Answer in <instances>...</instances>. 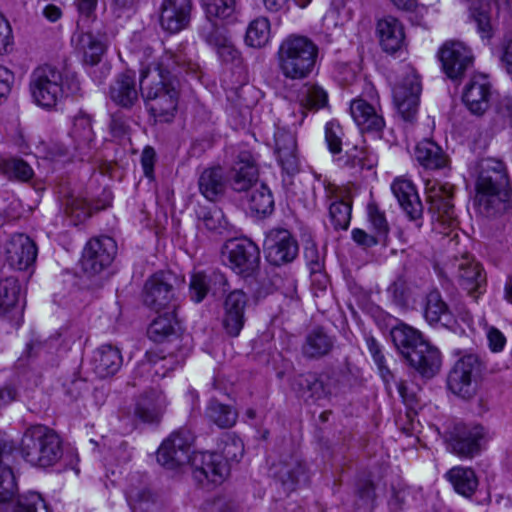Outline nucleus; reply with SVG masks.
Returning a JSON list of instances; mask_svg holds the SVG:
<instances>
[{
    "label": "nucleus",
    "mask_w": 512,
    "mask_h": 512,
    "mask_svg": "<svg viewBox=\"0 0 512 512\" xmlns=\"http://www.w3.org/2000/svg\"><path fill=\"white\" fill-rule=\"evenodd\" d=\"M117 252V245L114 239L109 236H100L90 239L82 254V268L90 274L95 275L109 267Z\"/></svg>",
    "instance_id": "f8f14e48"
},
{
    "label": "nucleus",
    "mask_w": 512,
    "mask_h": 512,
    "mask_svg": "<svg viewBox=\"0 0 512 512\" xmlns=\"http://www.w3.org/2000/svg\"><path fill=\"white\" fill-rule=\"evenodd\" d=\"M388 226H371V231L366 232L363 229L355 228L352 231L353 240L364 247L376 245L381 237H386Z\"/></svg>",
    "instance_id": "5fc2aeb1"
},
{
    "label": "nucleus",
    "mask_w": 512,
    "mask_h": 512,
    "mask_svg": "<svg viewBox=\"0 0 512 512\" xmlns=\"http://www.w3.org/2000/svg\"><path fill=\"white\" fill-rule=\"evenodd\" d=\"M274 208V200L269 188L259 183L252 189V193L249 198V209L251 213L263 217L270 214Z\"/></svg>",
    "instance_id": "37998d69"
},
{
    "label": "nucleus",
    "mask_w": 512,
    "mask_h": 512,
    "mask_svg": "<svg viewBox=\"0 0 512 512\" xmlns=\"http://www.w3.org/2000/svg\"><path fill=\"white\" fill-rule=\"evenodd\" d=\"M292 388L303 398L320 400L331 394L324 381L316 374H301L294 378Z\"/></svg>",
    "instance_id": "f704fd0d"
},
{
    "label": "nucleus",
    "mask_w": 512,
    "mask_h": 512,
    "mask_svg": "<svg viewBox=\"0 0 512 512\" xmlns=\"http://www.w3.org/2000/svg\"><path fill=\"white\" fill-rule=\"evenodd\" d=\"M225 254L231 269L245 277L253 274L259 265V248L246 238L229 240L225 244Z\"/></svg>",
    "instance_id": "ddd939ff"
},
{
    "label": "nucleus",
    "mask_w": 512,
    "mask_h": 512,
    "mask_svg": "<svg viewBox=\"0 0 512 512\" xmlns=\"http://www.w3.org/2000/svg\"><path fill=\"white\" fill-rule=\"evenodd\" d=\"M168 402L161 390L146 392L137 402L135 415L145 423L158 422L164 414Z\"/></svg>",
    "instance_id": "cd10ccee"
},
{
    "label": "nucleus",
    "mask_w": 512,
    "mask_h": 512,
    "mask_svg": "<svg viewBox=\"0 0 512 512\" xmlns=\"http://www.w3.org/2000/svg\"><path fill=\"white\" fill-rule=\"evenodd\" d=\"M304 256L310 268L312 275H317L322 270V263L316 245L313 242H308L304 247Z\"/></svg>",
    "instance_id": "0e129e2a"
},
{
    "label": "nucleus",
    "mask_w": 512,
    "mask_h": 512,
    "mask_svg": "<svg viewBox=\"0 0 512 512\" xmlns=\"http://www.w3.org/2000/svg\"><path fill=\"white\" fill-rule=\"evenodd\" d=\"M69 137L72 141V148L75 151L85 154L92 148L95 134L89 115L79 113L73 118Z\"/></svg>",
    "instance_id": "c756f323"
},
{
    "label": "nucleus",
    "mask_w": 512,
    "mask_h": 512,
    "mask_svg": "<svg viewBox=\"0 0 512 512\" xmlns=\"http://www.w3.org/2000/svg\"><path fill=\"white\" fill-rule=\"evenodd\" d=\"M424 317L431 325L439 323L449 327L454 322L452 313L438 290H432L426 295Z\"/></svg>",
    "instance_id": "2f4dec72"
},
{
    "label": "nucleus",
    "mask_w": 512,
    "mask_h": 512,
    "mask_svg": "<svg viewBox=\"0 0 512 512\" xmlns=\"http://www.w3.org/2000/svg\"><path fill=\"white\" fill-rule=\"evenodd\" d=\"M445 478L458 494L467 498L471 497L478 487L477 476L471 468L453 467L445 474Z\"/></svg>",
    "instance_id": "c9c22d12"
},
{
    "label": "nucleus",
    "mask_w": 512,
    "mask_h": 512,
    "mask_svg": "<svg viewBox=\"0 0 512 512\" xmlns=\"http://www.w3.org/2000/svg\"><path fill=\"white\" fill-rule=\"evenodd\" d=\"M208 290L209 286L206 276L202 273L193 274L190 281L191 299L196 303L201 302L206 297Z\"/></svg>",
    "instance_id": "13d9d810"
},
{
    "label": "nucleus",
    "mask_w": 512,
    "mask_h": 512,
    "mask_svg": "<svg viewBox=\"0 0 512 512\" xmlns=\"http://www.w3.org/2000/svg\"><path fill=\"white\" fill-rule=\"evenodd\" d=\"M489 13V0L472 1L470 5V15L476 22L477 31L483 39H489L492 36V25Z\"/></svg>",
    "instance_id": "c03bdc74"
},
{
    "label": "nucleus",
    "mask_w": 512,
    "mask_h": 512,
    "mask_svg": "<svg viewBox=\"0 0 512 512\" xmlns=\"http://www.w3.org/2000/svg\"><path fill=\"white\" fill-rule=\"evenodd\" d=\"M488 439L487 430L478 424H455L446 436L448 448L464 458H472L478 454L482 443Z\"/></svg>",
    "instance_id": "1a4fd4ad"
},
{
    "label": "nucleus",
    "mask_w": 512,
    "mask_h": 512,
    "mask_svg": "<svg viewBox=\"0 0 512 512\" xmlns=\"http://www.w3.org/2000/svg\"><path fill=\"white\" fill-rule=\"evenodd\" d=\"M190 465L194 479L202 485L221 484L229 474L227 463L215 452H194Z\"/></svg>",
    "instance_id": "4468645a"
},
{
    "label": "nucleus",
    "mask_w": 512,
    "mask_h": 512,
    "mask_svg": "<svg viewBox=\"0 0 512 512\" xmlns=\"http://www.w3.org/2000/svg\"><path fill=\"white\" fill-rule=\"evenodd\" d=\"M480 169L474 200L479 213L490 217L502 212L506 216L504 220L512 224V195L504 163L487 158L481 161Z\"/></svg>",
    "instance_id": "f03ea898"
},
{
    "label": "nucleus",
    "mask_w": 512,
    "mask_h": 512,
    "mask_svg": "<svg viewBox=\"0 0 512 512\" xmlns=\"http://www.w3.org/2000/svg\"><path fill=\"white\" fill-rule=\"evenodd\" d=\"M92 365L99 377L114 375L122 365L120 350L110 344L100 346L94 351Z\"/></svg>",
    "instance_id": "7c9ffc66"
},
{
    "label": "nucleus",
    "mask_w": 512,
    "mask_h": 512,
    "mask_svg": "<svg viewBox=\"0 0 512 512\" xmlns=\"http://www.w3.org/2000/svg\"><path fill=\"white\" fill-rule=\"evenodd\" d=\"M192 442L193 436L188 430L173 432L159 447L157 451L158 462L168 469L191 464L190 449Z\"/></svg>",
    "instance_id": "9b49d317"
},
{
    "label": "nucleus",
    "mask_w": 512,
    "mask_h": 512,
    "mask_svg": "<svg viewBox=\"0 0 512 512\" xmlns=\"http://www.w3.org/2000/svg\"><path fill=\"white\" fill-rule=\"evenodd\" d=\"M222 459L224 462L234 461L238 462L244 454V445L240 438L232 434H226L221 439L219 444Z\"/></svg>",
    "instance_id": "8fccbe9b"
},
{
    "label": "nucleus",
    "mask_w": 512,
    "mask_h": 512,
    "mask_svg": "<svg viewBox=\"0 0 512 512\" xmlns=\"http://www.w3.org/2000/svg\"><path fill=\"white\" fill-rule=\"evenodd\" d=\"M351 203L344 200L334 201L329 206V217L334 224H350Z\"/></svg>",
    "instance_id": "6e6d98bb"
},
{
    "label": "nucleus",
    "mask_w": 512,
    "mask_h": 512,
    "mask_svg": "<svg viewBox=\"0 0 512 512\" xmlns=\"http://www.w3.org/2000/svg\"><path fill=\"white\" fill-rule=\"evenodd\" d=\"M174 280L169 273L152 275L144 285V304L157 313H161L162 310L176 311L179 303L173 285Z\"/></svg>",
    "instance_id": "6e6552de"
},
{
    "label": "nucleus",
    "mask_w": 512,
    "mask_h": 512,
    "mask_svg": "<svg viewBox=\"0 0 512 512\" xmlns=\"http://www.w3.org/2000/svg\"><path fill=\"white\" fill-rule=\"evenodd\" d=\"M496 114L504 121H508L512 127V97H502L496 104Z\"/></svg>",
    "instance_id": "774afa93"
},
{
    "label": "nucleus",
    "mask_w": 512,
    "mask_h": 512,
    "mask_svg": "<svg viewBox=\"0 0 512 512\" xmlns=\"http://www.w3.org/2000/svg\"><path fill=\"white\" fill-rule=\"evenodd\" d=\"M365 342L375 364L380 371L381 377L387 384H389L390 381L394 379V376L385 365V356L382 353L381 345L373 336L370 335L365 337Z\"/></svg>",
    "instance_id": "603ef678"
},
{
    "label": "nucleus",
    "mask_w": 512,
    "mask_h": 512,
    "mask_svg": "<svg viewBox=\"0 0 512 512\" xmlns=\"http://www.w3.org/2000/svg\"><path fill=\"white\" fill-rule=\"evenodd\" d=\"M191 0H162L159 9V24L163 30L175 34L186 29L191 20Z\"/></svg>",
    "instance_id": "aec40b11"
},
{
    "label": "nucleus",
    "mask_w": 512,
    "mask_h": 512,
    "mask_svg": "<svg viewBox=\"0 0 512 512\" xmlns=\"http://www.w3.org/2000/svg\"><path fill=\"white\" fill-rule=\"evenodd\" d=\"M72 43L77 53L82 56L83 61L89 65L98 64L106 50L102 37L91 32L75 33Z\"/></svg>",
    "instance_id": "c85d7f7f"
},
{
    "label": "nucleus",
    "mask_w": 512,
    "mask_h": 512,
    "mask_svg": "<svg viewBox=\"0 0 512 512\" xmlns=\"http://www.w3.org/2000/svg\"><path fill=\"white\" fill-rule=\"evenodd\" d=\"M394 345L411 367L425 377L434 376L441 366L439 350L411 326L399 324L391 330Z\"/></svg>",
    "instance_id": "20e7f679"
},
{
    "label": "nucleus",
    "mask_w": 512,
    "mask_h": 512,
    "mask_svg": "<svg viewBox=\"0 0 512 512\" xmlns=\"http://www.w3.org/2000/svg\"><path fill=\"white\" fill-rule=\"evenodd\" d=\"M457 279L459 285L474 298L482 293L486 284V275L481 264L468 254L457 260Z\"/></svg>",
    "instance_id": "b1692460"
},
{
    "label": "nucleus",
    "mask_w": 512,
    "mask_h": 512,
    "mask_svg": "<svg viewBox=\"0 0 512 512\" xmlns=\"http://www.w3.org/2000/svg\"><path fill=\"white\" fill-rule=\"evenodd\" d=\"M414 157L421 166L431 170L444 168L448 163V158L442 148L430 139H424L417 143Z\"/></svg>",
    "instance_id": "72a5a7b5"
},
{
    "label": "nucleus",
    "mask_w": 512,
    "mask_h": 512,
    "mask_svg": "<svg viewBox=\"0 0 512 512\" xmlns=\"http://www.w3.org/2000/svg\"><path fill=\"white\" fill-rule=\"evenodd\" d=\"M333 339L322 328H315L306 336L302 346L305 357L316 359L327 355L333 347Z\"/></svg>",
    "instance_id": "4c0bfd02"
},
{
    "label": "nucleus",
    "mask_w": 512,
    "mask_h": 512,
    "mask_svg": "<svg viewBox=\"0 0 512 512\" xmlns=\"http://www.w3.org/2000/svg\"><path fill=\"white\" fill-rule=\"evenodd\" d=\"M20 285L14 277L0 281V314L8 312L18 303Z\"/></svg>",
    "instance_id": "09e8293b"
},
{
    "label": "nucleus",
    "mask_w": 512,
    "mask_h": 512,
    "mask_svg": "<svg viewBox=\"0 0 512 512\" xmlns=\"http://www.w3.org/2000/svg\"><path fill=\"white\" fill-rule=\"evenodd\" d=\"M343 130L339 124L328 122L325 126V140L329 151L336 155L340 154L342 148Z\"/></svg>",
    "instance_id": "4d7b16f0"
},
{
    "label": "nucleus",
    "mask_w": 512,
    "mask_h": 512,
    "mask_svg": "<svg viewBox=\"0 0 512 512\" xmlns=\"http://www.w3.org/2000/svg\"><path fill=\"white\" fill-rule=\"evenodd\" d=\"M179 322L176 311L162 310L148 328V336L154 342H161L176 333Z\"/></svg>",
    "instance_id": "58836bf2"
},
{
    "label": "nucleus",
    "mask_w": 512,
    "mask_h": 512,
    "mask_svg": "<svg viewBox=\"0 0 512 512\" xmlns=\"http://www.w3.org/2000/svg\"><path fill=\"white\" fill-rule=\"evenodd\" d=\"M204 40L212 46L215 50H218L222 45L228 43L231 39L223 29H220L214 25H210L208 30L202 32Z\"/></svg>",
    "instance_id": "bf43d9fd"
},
{
    "label": "nucleus",
    "mask_w": 512,
    "mask_h": 512,
    "mask_svg": "<svg viewBox=\"0 0 512 512\" xmlns=\"http://www.w3.org/2000/svg\"><path fill=\"white\" fill-rule=\"evenodd\" d=\"M271 36L270 22L266 17L254 19L248 26L246 43L251 47L261 48L268 44Z\"/></svg>",
    "instance_id": "a18cd8bd"
},
{
    "label": "nucleus",
    "mask_w": 512,
    "mask_h": 512,
    "mask_svg": "<svg viewBox=\"0 0 512 512\" xmlns=\"http://www.w3.org/2000/svg\"><path fill=\"white\" fill-rule=\"evenodd\" d=\"M13 43L12 28L9 22L0 13V55L8 54L12 50Z\"/></svg>",
    "instance_id": "052dcab7"
},
{
    "label": "nucleus",
    "mask_w": 512,
    "mask_h": 512,
    "mask_svg": "<svg viewBox=\"0 0 512 512\" xmlns=\"http://www.w3.org/2000/svg\"><path fill=\"white\" fill-rule=\"evenodd\" d=\"M110 98L119 106L132 107L138 101L135 75L129 72L120 74L110 88Z\"/></svg>",
    "instance_id": "473e14b6"
},
{
    "label": "nucleus",
    "mask_w": 512,
    "mask_h": 512,
    "mask_svg": "<svg viewBox=\"0 0 512 512\" xmlns=\"http://www.w3.org/2000/svg\"><path fill=\"white\" fill-rule=\"evenodd\" d=\"M481 370V362L477 355H464L455 363L448 375V388L462 398H471L476 393Z\"/></svg>",
    "instance_id": "0eeeda50"
},
{
    "label": "nucleus",
    "mask_w": 512,
    "mask_h": 512,
    "mask_svg": "<svg viewBox=\"0 0 512 512\" xmlns=\"http://www.w3.org/2000/svg\"><path fill=\"white\" fill-rule=\"evenodd\" d=\"M390 187L407 220H419L423 214V205L414 183L405 176H399L393 180Z\"/></svg>",
    "instance_id": "5701e85b"
},
{
    "label": "nucleus",
    "mask_w": 512,
    "mask_h": 512,
    "mask_svg": "<svg viewBox=\"0 0 512 512\" xmlns=\"http://www.w3.org/2000/svg\"><path fill=\"white\" fill-rule=\"evenodd\" d=\"M312 0H263L264 6L271 12H287L293 4L306 8Z\"/></svg>",
    "instance_id": "680f3d73"
},
{
    "label": "nucleus",
    "mask_w": 512,
    "mask_h": 512,
    "mask_svg": "<svg viewBox=\"0 0 512 512\" xmlns=\"http://www.w3.org/2000/svg\"><path fill=\"white\" fill-rule=\"evenodd\" d=\"M13 512H48V508L39 493L29 492L18 497Z\"/></svg>",
    "instance_id": "3c124183"
},
{
    "label": "nucleus",
    "mask_w": 512,
    "mask_h": 512,
    "mask_svg": "<svg viewBox=\"0 0 512 512\" xmlns=\"http://www.w3.org/2000/svg\"><path fill=\"white\" fill-rule=\"evenodd\" d=\"M299 100L303 107L320 109L328 102L327 92L317 84H305L299 94Z\"/></svg>",
    "instance_id": "de8ad7c7"
},
{
    "label": "nucleus",
    "mask_w": 512,
    "mask_h": 512,
    "mask_svg": "<svg viewBox=\"0 0 512 512\" xmlns=\"http://www.w3.org/2000/svg\"><path fill=\"white\" fill-rule=\"evenodd\" d=\"M259 171L250 152L243 151L227 175V182L235 192H246L259 184Z\"/></svg>",
    "instance_id": "4be33fe9"
},
{
    "label": "nucleus",
    "mask_w": 512,
    "mask_h": 512,
    "mask_svg": "<svg viewBox=\"0 0 512 512\" xmlns=\"http://www.w3.org/2000/svg\"><path fill=\"white\" fill-rule=\"evenodd\" d=\"M18 452L22 459L33 467H52L63 456L62 440L48 426L32 425L24 431Z\"/></svg>",
    "instance_id": "423d86ee"
},
{
    "label": "nucleus",
    "mask_w": 512,
    "mask_h": 512,
    "mask_svg": "<svg viewBox=\"0 0 512 512\" xmlns=\"http://www.w3.org/2000/svg\"><path fill=\"white\" fill-rule=\"evenodd\" d=\"M273 474L285 491H293L297 485L307 483L309 476L305 465L296 456H289L274 466Z\"/></svg>",
    "instance_id": "393cba45"
},
{
    "label": "nucleus",
    "mask_w": 512,
    "mask_h": 512,
    "mask_svg": "<svg viewBox=\"0 0 512 512\" xmlns=\"http://www.w3.org/2000/svg\"><path fill=\"white\" fill-rule=\"evenodd\" d=\"M198 185L202 195L210 201L222 196L226 187L220 168L204 170L199 177Z\"/></svg>",
    "instance_id": "ea45409f"
},
{
    "label": "nucleus",
    "mask_w": 512,
    "mask_h": 512,
    "mask_svg": "<svg viewBox=\"0 0 512 512\" xmlns=\"http://www.w3.org/2000/svg\"><path fill=\"white\" fill-rule=\"evenodd\" d=\"M179 65V56L165 52L140 70L141 95L156 122H171L176 115L180 91L175 72Z\"/></svg>",
    "instance_id": "f257e3e1"
},
{
    "label": "nucleus",
    "mask_w": 512,
    "mask_h": 512,
    "mask_svg": "<svg viewBox=\"0 0 512 512\" xmlns=\"http://www.w3.org/2000/svg\"><path fill=\"white\" fill-rule=\"evenodd\" d=\"M126 498L133 512H155L159 507L156 495L147 488L131 486Z\"/></svg>",
    "instance_id": "a19ab883"
},
{
    "label": "nucleus",
    "mask_w": 512,
    "mask_h": 512,
    "mask_svg": "<svg viewBox=\"0 0 512 512\" xmlns=\"http://www.w3.org/2000/svg\"><path fill=\"white\" fill-rule=\"evenodd\" d=\"M28 90L34 104L52 110L69 95L78 93L80 84L76 78L69 77L57 66L44 63L31 71Z\"/></svg>",
    "instance_id": "7ed1b4c3"
},
{
    "label": "nucleus",
    "mask_w": 512,
    "mask_h": 512,
    "mask_svg": "<svg viewBox=\"0 0 512 512\" xmlns=\"http://www.w3.org/2000/svg\"><path fill=\"white\" fill-rule=\"evenodd\" d=\"M425 193L430 203V211L437 214L441 224H451L457 221L454 211L453 186L450 183H442L437 180L425 182Z\"/></svg>",
    "instance_id": "a211bd4d"
},
{
    "label": "nucleus",
    "mask_w": 512,
    "mask_h": 512,
    "mask_svg": "<svg viewBox=\"0 0 512 512\" xmlns=\"http://www.w3.org/2000/svg\"><path fill=\"white\" fill-rule=\"evenodd\" d=\"M176 361L172 356L161 357L157 360H149L148 363H144L143 367L146 369H153L154 373L160 377H164L168 371L173 370Z\"/></svg>",
    "instance_id": "e2e57ef3"
},
{
    "label": "nucleus",
    "mask_w": 512,
    "mask_h": 512,
    "mask_svg": "<svg viewBox=\"0 0 512 512\" xmlns=\"http://www.w3.org/2000/svg\"><path fill=\"white\" fill-rule=\"evenodd\" d=\"M376 31L380 45L387 53H395L405 44L404 26L394 16H385L377 21Z\"/></svg>",
    "instance_id": "a878e982"
},
{
    "label": "nucleus",
    "mask_w": 512,
    "mask_h": 512,
    "mask_svg": "<svg viewBox=\"0 0 512 512\" xmlns=\"http://www.w3.org/2000/svg\"><path fill=\"white\" fill-rule=\"evenodd\" d=\"M336 161L341 167L372 169L377 165V154L366 146L355 145L347 150L344 155L337 157Z\"/></svg>",
    "instance_id": "e433bc0d"
},
{
    "label": "nucleus",
    "mask_w": 512,
    "mask_h": 512,
    "mask_svg": "<svg viewBox=\"0 0 512 512\" xmlns=\"http://www.w3.org/2000/svg\"><path fill=\"white\" fill-rule=\"evenodd\" d=\"M318 53V46L310 38L290 34L278 47L276 53L278 69L287 79H305L313 72Z\"/></svg>",
    "instance_id": "39448f33"
},
{
    "label": "nucleus",
    "mask_w": 512,
    "mask_h": 512,
    "mask_svg": "<svg viewBox=\"0 0 512 512\" xmlns=\"http://www.w3.org/2000/svg\"><path fill=\"white\" fill-rule=\"evenodd\" d=\"M248 305V297L242 290L230 292L223 303L222 327L230 337H238L242 331Z\"/></svg>",
    "instance_id": "412c9836"
},
{
    "label": "nucleus",
    "mask_w": 512,
    "mask_h": 512,
    "mask_svg": "<svg viewBox=\"0 0 512 512\" xmlns=\"http://www.w3.org/2000/svg\"><path fill=\"white\" fill-rule=\"evenodd\" d=\"M421 85L418 76L409 72L393 88V101L405 121H412L418 111Z\"/></svg>",
    "instance_id": "f3484780"
},
{
    "label": "nucleus",
    "mask_w": 512,
    "mask_h": 512,
    "mask_svg": "<svg viewBox=\"0 0 512 512\" xmlns=\"http://www.w3.org/2000/svg\"><path fill=\"white\" fill-rule=\"evenodd\" d=\"M0 172L9 180L27 182L34 176L32 167L22 159L9 158L0 162Z\"/></svg>",
    "instance_id": "49530a36"
},
{
    "label": "nucleus",
    "mask_w": 512,
    "mask_h": 512,
    "mask_svg": "<svg viewBox=\"0 0 512 512\" xmlns=\"http://www.w3.org/2000/svg\"><path fill=\"white\" fill-rule=\"evenodd\" d=\"M209 18L226 19L235 11V0H202Z\"/></svg>",
    "instance_id": "864d4df0"
},
{
    "label": "nucleus",
    "mask_w": 512,
    "mask_h": 512,
    "mask_svg": "<svg viewBox=\"0 0 512 512\" xmlns=\"http://www.w3.org/2000/svg\"><path fill=\"white\" fill-rule=\"evenodd\" d=\"M275 144L279 152L292 153L295 149L296 141L292 134L279 131L275 134Z\"/></svg>",
    "instance_id": "338daca9"
},
{
    "label": "nucleus",
    "mask_w": 512,
    "mask_h": 512,
    "mask_svg": "<svg viewBox=\"0 0 512 512\" xmlns=\"http://www.w3.org/2000/svg\"><path fill=\"white\" fill-rule=\"evenodd\" d=\"M37 255V245L25 234H14L5 244L6 261L15 270L32 273Z\"/></svg>",
    "instance_id": "dca6fc26"
},
{
    "label": "nucleus",
    "mask_w": 512,
    "mask_h": 512,
    "mask_svg": "<svg viewBox=\"0 0 512 512\" xmlns=\"http://www.w3.org/2000/svg\"><path fill=\"white\" fill-rule=\"evenodd\" d=\"M486 337L491 351L500 352L504 349L506 337L499 329L486 325Z\"/></svg>",
    "instance_id": "69168bd1"
},
{
    "label": "nucleus",
    "mask_w": 512,
    "mask_h": 512,
    "mask_svg": "<svg viewBox=\"0 0 512 512\" xmlns=\"http://www.w3.org/2000/svg\"><path fill=\"white\" fill-rule=\"evenodd\" d=\"M206 417L220 428H230L237 421V412L230 406L212 399L205 411Z\"/></svg>",
    "instance_id": "79ce46f5"
},
{
    "label": "nucleus",
    "mask_w": 512,
    "mask_h": 512,
    "mask_svg": "<svg viewBox=\"0 0 512 512\" xmlns=\"http://www.w3.org/2000/svg\"><path fill=\"white\" fill-rule=\"evenodd\" d=\"M490 95L488 79L483 75H476L466 85L463 101L473 114L481 115L489 106Z\"/></svg>",
    "instance_id": "bb28decb"
},
{
    "label": "nucleus",
    "mask_w": 512,
    "mask_h": 512,
    "mask_svg": "<svg viewBox=\"0 0 512 512\" xmlns=\"http://www.w3.org/2000/svg\"><path fill=\"white\" fill-rule=\"evenodd\" d=\"M438 57L444 73L451 79L461 77L472 65L473 55L470 49L460 41H446L438 51Z\"/></svg>",
    "instance_id": "6ab92c4d"
},
{
    "label": "nucleus",
    "mask_w": 512,
    "mask_h": 512,
    "mask_svg": "<svg viewBox=\"0 0 512 512\" xmlns=\"http://www.w3.org/2000/svg\"><path fill=\"white\" fill-rule=\"evenodd\" d=\"M365 94L370 100L367 101L363 97L354 99L350 104V114L361 131L379 133L385 127V120L378 94L371 85L367 86Z\"/></svg>",
    "instance_id": "9d476101"
},
{
    "label": "nucleus",
    "mask_w": 512,
    "mask_h": 512,
    "mask_svg": "<svg viewBox=\"0 0 512 512\" xmlns=\"http://www.w3.org/2000/svg\"><path fill=\"white\" fill-rule=\"evenodd\" d=\"M264 248L267 261L275 266L293 261L298 254L296 240L282 227H275L266 234Z\"/></svg>",
    "instance_id": "2eb2a0df"
}]
</instances>
